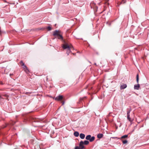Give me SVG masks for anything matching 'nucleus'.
<instances>
[{
	"label": "nucleus",
	"mask_w": 149,
	"mask_h": 149,
	"mask_svg": "<svg viewBox=\"0 0 149 149\" xmlns=\"http://www.w3.org/2000/svg\"><path fill=\"white\" fill-rule=\"evenodd\" d=\"M60 31H59L56 30L53 32V35L56 36L59 39L63 40V38L62 35L60 34Z\"/></svg>",
	"instance_id": "1"
},
{
	"label": "nucleus",
	"mask_w": 149,
	"mask_h": 149,
	"mask_svg": "<svg viewBox=\"0 0 149 149\" xmlns=\"http://www.w3.org/2000/svg\"><path fill=\"white\" fill-rule=\"evenodd\" d=\"M62 47L64 49H67V54L68 55L71 52V49L73 48L72 46H69L67 44H63Z\"/></svg>",
	"instance_id": "2"
},
{
	"label": "nucleus",
	"mask_w": 149,
	"mask_h": 149,
	"mask_svg": "<svg viewBox=\"0 0 149 149\" xmlns=\"http://www.w3.org/2000/svg\"><path fill=\"white\" fill-rule=\"evenodd\" d=\"M136 80L137 83L138 84L139 80L138 74H137L136 75ZM139 87L140 85L139 84H138L137 85H134V89L138 90L139 89Z\"/></svg>",
	"instance_id": "3"
},
{
	"label": "nucleus",
	"mask_w": 149,
	"mask_h": 149,
	"mask_svg": "<svg viewBox=\"0 0 149 149\" xmlns=\"http://www.w3.org/2000/svg\"><path fill=\"white\" fill-rule=\"evenodd\" d=\"M89 143V142L87 140H85L84 142L82 141H81L79 143V146H84L83 145L84 144L87 145Z\"/></svg>",
	"instance_id": "4"
},
{
	"label": "nucleus",
	"mask_w": 149,
	"mask_h": 149,
	"mask_svg": "<svg viewBox=\"0 0 149 149\" xmlns=\"http://www.w3.org/2000/svg\"><path fill=\"white\" fill-rule=\"evenodd\" d=\"M63 96L62 95H59L56 97L55 99L56 100L59 101L62 100Z\"/></svg>",
	"instance_id": "5"
},
{
	"label": "nucleus",
	"mask_w": 149,
	"mask_h": 149,
	"mask_svg": "<svg viewBox=\"0 0 149 149\" xmlns=\"http://www.w3.org/2000/svg\"><path fill=\"white\" fill-rule=\"evenodd\" d=\"M76 146L75 147L74 149H83L84 148V146Z\"/></svg>",
	"instance_id": "6"
},
{
	"label": "nucleus",
	"mask_w": 149,
	"mask_h": 149,
	"mask_svg": "<svg viewBox=\"0 0 149 149\" xmlns=\"http://www.w3.org/2000/svg\"><path fill=\"white\" fill-rule=\"evenodd\" d=\"M127 85L126 84H125L120 86V89H123L127 87Z\"/></svg>",
	"instance_id": "7"
},
{
	"label": "nucleus",
	"mask_w": 149,
	"mask_h": 149,
	"mask_svg": "<svg viewBox=\"0 0 149 149\" xmlns=\"http://www.w3.org/2000/svg\"><path fill=\"white\" fill-rule=\"evenodd\" d=\"M79 136L80 138L82 139H84L85 137V135L83 133H81L80 134Z\"/></svg>",
	"instance_id": "8"
},
{
	"label": "nucleus",
	"mask_w": 149,
	"mask_h": 149,
	"mask_svg": "<svg viewBox=\"0 0 149 149\" xmlns=\"http://www.w3.org/2000/svg\"><path fill=\"white\" fill-rule=\"evenodd\" d=\"M103 134H99L97 135V137L98 138H101L103 136Z\"/></svg>",
	"instance_id": "9"
},
{
	"label": "nucleus",
	"mask_w": 149,
	"mask_h": 149,
	"mask_svg": "<svg viewBox=\"0 0 149 149\" xmlns=\"http://www.w3.org/2000/svg\"><path fill=\"white\" fill-rule=\"evenodd\" d=\"M74 135L75 136L77 137L79 136V133L78 132H75Z\"/></svg>",
	"instance_id": "10"
},
{
	"label": "nucleus",
	"mask_w": 149,
	"mask_h": 149,
	"mask_svg": "<svg viewBox=\"0 0 149 149\" xmlns=\"http://www.w3.org/2000/svg\"><path fill=\"white\" fill-rule=\"evenodd\" d=\"M91 137V136L90 135H88L86 137V139L87 140H89Z\"/></svg>",
	"instance_id": "11"
},
{
	"label": "nucleus",
	"mask_w": 149,
	"mask_h": 149,
	"mask_svg": "<svg viewBox=\"0 0 149 149\" xmlns=\"http://www.w3.org/2000/svg\"><path fill=\"white\" fill-rule=\"evenodd\" d=\"M128 137V135H123V136H122L121 138L120 139H125L127 138ZM118 139H119L118 138Z\"/></svg>",
	"instance_id": "12"
},
{
	"label": "nucleus",
	"mask_w": 149,
	"mask_h": 149,
	"mask_svg": "<svg viewBox=\"0 0 149 149\" xmlns=\"http://www.w3.org/2000/svg\"><path fill=\"white\" fill-rule=\"evenodd\" d=\"M95 139V137L94 136H93L92 137H91V138L90 139L89 141L90 142H92Z\"/></svg>",
	"instance_id": "13"
},
{
	"label": "nucleus",
	"mask_w": 149,
	"mask_h": 149,
	"mask_svg": "<svg viewBox=\"0 0 149 149\" xmlns=\"http://www.w3.org/2000/svg\"><path fill=\"white\" fill-rule=\"evenodd\" d=\"M21 63H22V65H23V68L24 69H25L26 68H27V67H26V66L24 65V63H23V62L22 61H21Z\"/></svg>",
	"instance_id": "14"
},
{
	"label": "nucleus",
	"mask_w": 149,
	"mask_h": 149,
	"mask_svg": "<svg viewBox=\"0 0 149 149\" xmlns=\"http://www.w3.org/2000/svg\"><path fill=\"white\" fill-rule=\"evenodd\" d=\"M127 115V118L130 121H131V118L130 117V115Z\"/></svg>",
	"instance_id": "15"
},
{
	"label": "nucleus",
	"mask_w": 149,
	"mask_h": 149,
	"mask_svg": "<svg viewBox=\"0 0 149 149\" xmlns=\"http://www.w3.org/2000/svg\"><path fill=\"white\" fill-rule=\"evenodd\" d=\"M123 143V144H126L127 143V141L126 140H122Z\"/></svg>",
	"instance_id": "16"
},
{
	"label": "nucleus",
	"mask_w": 149,
	"mask_h": 149,
	"mask_svg": "<svg viewBox=\"0 0 149 149\" xmlns=\"http://www.w3.org/2000/svg\"><path fill=\"white\" fill-rule=\"evenodd\" d=\"M25 71L26 73H28V72H29V71L28 70V68H27L25 69Z\"/></svg>",
	"instance_id": "17"
},
{
	"label": "nucleus",
	"mask_w": 149,
	"mask_h": 149,
	"mask_svg": "<svg viewBox=\"0 0 149 149\" xmlns=\"http://www.w3.org/2000/svg\"><path fill=\"white\" fill-rule=\"evenodd\" d=\"M131 109L129 110V111H127V115H130V112L131 111Z\"/></svg>",
	"instance_id": "18"
},
{
	"label": "nucleus",
	"mask_w": 149,
	"mask_h": 149,
	"mask_svg": "<svg viewBox=\"0 0 149 149\" xmlns=\"http://www.w3.org/2000/svg\"><path fill=\"white\" fill-rule=\"evenodd\" d=\"M47 29H48V31H50L51 30V28L50 26H48Z\"/></svg>",
	"instance_id": "19"
},
{
	"label": "nucleus",
	"mask_w": 149,
	"mask_h": 149,
	"mask_svg": "<svg viewBox=\"0 0 149 149\" xmlns=\"http://www.w3.org/2000/svg\"><path fill=\"white\" fill-rule=\"evenodd\" d=\"M126 2V1L125 0H122L121 2V3H125Z\"/></svg>",
	"instance_id": "20"
},
{
	"label": "nucleus",
	"mask_w": 149,
	"mask_h": 149,
	"mask_svg": "<svg viewBox=\"0 0 149 149\" xmlns=\"http://www.w3.org/2000/svg\"><path fill=\"white\" fill-rule=\"evenodd\" d=\"M64 102H62V104L63 105L64 104Z\"/></svg>",
	"instance_id": "21"
},
{
	"label": "nucleus",
	"mask_w": 149,
	"mask_h": 149,
	"mask_svg": "<svg viewBox=\"0 0 149 149\" xmlns=\"http://www.w3.org/2000/svg\"><path fill=\"white\" fill-rule=\"evenodd\" d=\"M15 122H14V123L13 124V125H14V124H15Z\"/></svg>",
	"instance_id": "22"
},
{
	"label": "nucleus",
	"mask_w": 149,
	"mask_h": 149,
	"mask_svg": "<svg viewBox=\"0 0 149 149\" xmlns=\"http://www.w3.org/2000/svg\"><path fill=\"white\" fill-rule=\"evenodd\" d=\"M94 64H95V65H96V63H95Z\"/></svg>",
	"instance_id": "23"
},
{
	"label": "nucleus",
	"mask_w": 149,
	"mask_h": 149,
	"mask_svg": "<svg viewBox=\"0 0 149 149\" xmlns=\"http://www.w3.org/2000/svg\"><path fill=\"white\" fill-rule=\"evenodd\" d=\"M1 34V32L0 31V35Z\"/></svg>",
	"instance_id": "24"
}]
</instances>
